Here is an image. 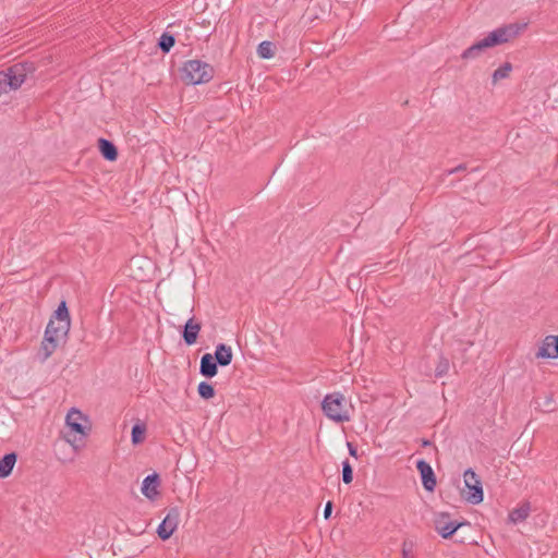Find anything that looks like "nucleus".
<instances>
[{"instance_id": "3", "label": "nucleus", "mask_w": 558, "mask_h": 558, "mask_svg": "<svg viewBox=\"0 0 558 558\" xmlns=\"http://www.w3.org/2000/svg\"><path fill=\"white\" fill-rule=\"evenodd\" d=\"M213 76V66L201 60H189L182 69V78L186 84H204L209 82Z\"/></svg>"}, {"instance_id": "7", "label": "nucleus", "mask_w": 558, "mask_h": 558, "mask_svg": "<svg viewBox=\"0 0 558 558\" xmlns=\"http://www.w3.org/2000/svg\"><path fill=\"white\" fill-rule=\"evenodd\" d=\"M180 522V511L178 508H170L167 515L159 524L157 529L158 536L166 541L170 538L173 532L177 530L178 524Z\"/></svg>"}, {"instance_id": "14", "label": "nucleus", "mask_w": 558, "mask_h": 558, "mask_svg": "<svg viewBox=\"0 0 558 558\" xmlns=\"http://www.w3.org/2000/svg\"><path fill=\"white\" fill-rule=\"evenodd\" d=\"M213 356L220 366H228L232 362V349L230 345L219 343L216 345Z\"/></svg>"}, {"instance_id": "8", "label": "nucleus", "mask_w": 558, "mask_h": 558, "mask_svg": "<svg viewBox=\"0 0 558 558\" xmlns=\"http://www.w3.org/2000/svg\"><path fill=\"white\" fill-rule=\"evenodd\" d=\"M70 327L71 322L50 319L46 327L45 335L62 342L66 339Z\"/></svg>"}, {"instance_id": "13", "label": "nucleus", "mask_w": 558, "mask_h": 558, "mask_svg": "<svg viewBox=\"0 0 558 558\" xmlns=\"http://www.w3.org/2000/svg\"><path fill=\"white\" fill-rule=\"evenodd\" d=\"M219 364L215 361L210 353H206L201 357L199 373L207 378H213L218 373Z\"/></svg>"}, {"instance_id": "5", "label": "nucleus", "mask_w": 558, "mask_h": 558, "mask_svg": "<svg viewBox=\"0 0 558 558\" xmlns=\"http://www.w3.org/2000/svg\"><path fill=\"white\" fill-rule=\"evenodd\" d=\"M463 480L464 486L468 489V492L464 493V499L472 505L481 504L484 498V493L478 475L472 469H468L463 474Z\"/></svg>"}, {"instance_id": "33", "label": "nucleus", "mask_w": 558, "mask_h": 558, "mask_svg": "<svg viewBox=\"0 0 558 558\" xmlns=\"http://www.w3.org/2000/svg\"><path fill=\"white\" fill-rule=\"evenodd\" d=\"M422 445H423L424 447L429 446V445H430V441H429V440H423Z\"/></svg>"}, {"instance_id": "10", "label": "nucleus", "mask_w": 558, "mask_h": 558, "mask_svg": "<svg viewBox=\"0 0 558 558\" xmlns=\"http://www.w3.org/2000/svg\"><path fill=\"white\" fill-rule=\"evenodd\" d=\"M536 356L543 359L558 357V337L547 336L539 347Z\"/></svg>"}, {"instance_id": "9", "label": "nucleus", "mask_w": 558, "mask_h": 558, "mask_svg": "<svg viewBox=\"0 0 558 558\" xmlns=\"http://www.w3.org/2000/svg\"><path fill=\"white\" fill-rule=\"evenodd\" d=\"M416 469L421 474L423 487L427 492H433L436 487L437 482L435 473L429 463H427L425 460H418L416 462Z\"/></svg>"}, {"instance_id": "22", "label": "nucleus", "mask_w": 558, "mask_h": 558, "mask_svg": "<svg viewBox=\"0 0 558 558\" xmlns=\"http://www.w3.org/2000/svg\"><path fill=\"white\" fill-rule=\"evenodd\" d=\"M512 71V64L509 62L504 63L498 69H496L493 73V82L496 83L499 80L507 78Z\"/></svg>"}, {"instance_id": "11", "label": "nucleus", "mask_w": 558, "mask_h": 558, "mask_svg": "<svg viewBox=\"0 0 558 558\" xmlns=\"http://www.w3.org/2000/svg\"><path fill=\"white\" fill-rule=\"evenodd\" d=\"M202 325L194 317L190 318L183 328L182 338L187 345L196 342Z\"/></svg>"}, {"instance_id": "2", "label": "nucleus", "mask_w": 558, "mask_h": 558, "mask_svg": "<svg viewBox=\"0 0 558 558\" xmlns=\"http://www.w3.org/2000/svg\"><path fill=\"white\" fill-rule=\"evenodd\" d=\"M324 414L336 423L350 421V413L345 407V398L341 392H332L325 396L322 401Z\"/></svg>"}, {"instance_id": "12", "label": "nucleus", "mask_w": 558, "mask_h": 558, "mask_svg": "<svg viewBox=\"0 0 558 558\" xmlns=\"http://www.w3.org/2000/svg\"><path fill=\"white\" fill-rule=\"evenodd\" d=\"M158 486H159L158 474L154 473V474L147 475L144 478L143 484H142V489H141L142 494L146 498L154 500L156 498V496L159 494Z\"/></svg>"}, {"instance_id": "17", "label": "nucleus", "mask_w": 558, "mask_h": 558, "mask_svg": "<svg viewBox=\"0 0 558 558\" xmlns=\"http://www.w3.org/2000/svg\"><path fill=\"white\" fill-rule=\"evenodd\" d=\"M98 148L105 159L114 161L118 158V150L112 142L106 138H99Z\"/></svg>"}, {"instance_id": "31", "label": "nucleus", "mask_w": 558, "mask_h": 558, "mask_svg": "<svg viewBox=\"0 0 558 558\" xmlns=\"http://www.w3.org/2000/svg\"><path fill=\"white\" fill-rule=\"evenodd\" d=\"M465 169H466V166L464 163H461V165L457 166L456 168L448 170L447 173L448 174H453V173H458V172L464 171Z\"/></svg>"}, {"instance_id": "18", "label": "nucleus", "mask_w": 558, "mask_h": 558, "mask_svg": "<svg viewBox=\"0 0 558 558\" xmlns=\"http://www.w3.org/2000/svg\"><path fill=\"white\" fill-rule=\"evenodd\" d=\"M16 462V454L14 452L7 453L0 459V477L9 476Z\"/></svg>"}, {"instance_id": "27", "label": "nucleus", "mask_w": 558, "mask_h": 558, "mask_svg": "<svg viewBox=\"0 0 558 558\" xmlns=\"http://www.w3.org/2000/svg\"><path fill=\"white\" fill-rule=\"evenodd\" d=\"M353 480V470L348 460L342 462V481L350 484Z\"/></svg>"}, {"instance_id": "21", "label": "nucleus", "mask_w": 558, "mask_h": 558, "mask_svg": "<svg viewBox=\"0 0 558 558\" xmlns=\"http://www.w3.org/2000/svg\"><path fill=\"white\" fill-rule=\"evenodd\" d=\"M174 44H175L174 36L168 32H165L159 38L158 46L162 52L167 53L171 50V48L174 46Z\"/></svg>"}, {"instance_id": "23", "label": "nucleus", "mask_w": 558, "mask_h": 558, "mask_svg": "<svg viewBox=\"0 0 558 558\" xmlns=\"http://www.w3.org/2000/svg\"><path fill=\"white\" fill-rule=\"evenodd\" d=\"M51 320L71 322L70 315H69V310H68L66 303L64 301H62L59 304L58 308L56 310V312L53 314V317L51 318Z\"/></svg>"}, {"instance_id": "15", "label": "nucleus", "mask_w": 558, "mask_h": 558, "mask_svg": "<svg viewBox=\"0 0 558 558\" xmlns=\"http://www.w3.org/2000/svg\"><path fill=\"white\" fill-rule=\"evenodd\" d=\"M83 418L81 411L76 409H72L68 415H66V425L71 428L72 432L75 434H80L82 436H85L86 433L84 430V426L81 423V420Z\"/></svg>"}, {"instance_id": "29", "label": "nucleus", "mask_w": 558, "mask_h": 558, "mask_svg": "<svg viewBox=\"0 0 558 558\" xmlns=\"http://www.w3.org/2000/svg\"><path fill=\"white\" fill-rule=\"evenodd\" d=\"M83 437L84 436H82V435L80 437H77L76 435H72L71 433H68L64 436L66 442H69L76 450L80 448V446L76 445V442L82 441Z\"/></svg>"}, {"instance_id": "28", "label": "nucleus", "mask_w": 558, "mask_h": 558, "mask_svg": "<svg viewBox=\"0 0 558 558\" xmlns=\"http://www.w3.org/2000/svg\"><path fill=\"white\" fill-rule=\"evenodd\" d=\"M413 547L414 543L412 541H404L402 544V558H414Z\"/></svg>"}, {"instance_id": "1", "label": "nucleus", "mask_w": 558, "mask_h": 558, "mask_svg": "<svg viewBox=\"0 0 558 558\" xmlns=\"http://www.w3.org/2000/svg\"><path fill=\"white\" fill-rule=\"evenodd\" d=\"M524 26L519 24H509L502 27H498L490 32L483 39L470 46L461 53L463 60L477 59L487 48L495 47L508 43L515 38Z\"/></svg>"}, {"instance_id": "34", "label": "nucleus", "mask_w": 558, "mask_h": 558, "mask_svg": "<svg viewBox=\"0 0 558 558\" xmlns=\"http://www.w3.org/2000/svg\"><path fill=\"white\" fill-rule=\"evenodd\" d=\"M140 262H141V258H133V259H132V264H137V263H140Z\"/></svg>"}, {"instance_id": "26", "label": "nucleus", "mask_w": 558, "mask_h": 558, "mask_svg": "<svg viewBox=\"0 0 558 558\" xmlns=\"http://www.w3.org/2000/svg\"><path fill=\"white\" fill-rule=\"evenodd\" d=\"M448 371H449V361L446 357L440 356L439 361L436 365V368H435V376L440 378L444 375H446L448 373Z\"/></svg>"}, {"instance_id": "16", "label": "nucleus", "mask_w": 558, "mask_h": 558, "mask_svg": "<svg viewBox=\"0 0 558 558\" xmlns=\"http://www.w3.org/2000/svg\"><path fill=\"white\" fill-rule=\"evenodd\" d=\"M60 343L61 341L45 335L39 351L41 362L48 360Z\"/></svg>"}, {"instance_id": "24", "label": "nucleus", "mask_w": 558, "mask_h": 558, "mask_svg": "<svg viewBox=\"0 0 558 558\" xmlns=\"http://www.w3.org/2000/svg\"><path fill=\"white\" fill-rule=\"evenodd\" d=\"M198 395L204 399H210L215 396V389L211 384L207 381L199 383L197 387Z\"/></svg>"}, {"instance_id": "4", "label": "nucleus", "mask_w": 558, "mask_h": 558, "mask_svg": "<svg viewBox=\"0 0 558 558\" xmlns=\"http://www.w3.org/2000/svg\"><path fill=\"white\" fill-rule=\"evenodd\" d=\"M32 71V64L21 62L0 71V82L5 93L19 89Z\"/></svg>"}, {"instance_id": "6", "label": "nucleus", "mask_w": 558, "mask_h": 558, "mask_svg": "<svg viewBox=\"0 0 558 558\" xmlns=\"http://www.w3.org/2000/svg\"><path fill=\"white\" fill-rule=\"evenodd\" d=\"M464 524V522L451 520L450 514L446 512L437 513L434 519V527L444 538L452 536L453 533Z\"/></svg>"}, {"instance_id": "25", "label": "nucleus", "mask_w": 558, "mask_h": 558, "mask_svg": "<svg viewBox=\"0 0 558 558\" xmlns=\"http://www.w3.org/2000/svg\"><path fill=\"white\" fill-rule=\"evenodd\" d=\"M146 428L144 425L135 424L132 427V442L137 445L144 440Z\"/></svg>"}, {"instance_id": "30", "label": "nucleus", "mask_w": 558, "mask_h": 558, "mask_svg": "<svg viewBox=\"0 0 558 558\" xmlns=\"http://www.w3.org/2000/svg\"><path fill=\"white\" fill-rule=\"evenodd\" d=\"M331 511H332V504L331 501H328L325 506V509H324V517L325 519H328L331 514Z\"/></svg>"}, {"instance_id": "32", "label": "nucleus", "mask_w": 558, "mask_h": 558, "mask_svg": "<svg viewBox=\"0 0 558 558\" xmlns=\"http://www.w3.org/2000/svg\"><path fill=\"white\" fill-rule=\"evenodd\" d=\"M347 446H348L350 456L356 458L357 457L356 448L351 442H348Z\"/></svg>"}, {"instance_id": "20", "label": "nucleus", "mask_w": 558, "mask_h": 558, "mask_svg": "<svg viewBox=\"0 0 558 558\" xmlns=\"http://www.w3.org/2000/svg\"><path fill=\"white\" fill-rule=\"evenodd\" d=\"M257 54L262 59H270L275 56V46L271 41L264 40L257 47Z\"/></svg>"}, {"instance_id": "19", "label": "nucleus", "mask_w": 558, "mask_h": 558, "mask_svg": "<svg viewBox=\"0 0 558 558\" xmlns=\"http://www.w3.org/2000/svg\"><path fill=\"white\" fill-rule=\"evenodd\" d=\"M530 511H531L530 504L529 502H524L520 507L513 509L510 512L509 519L513 523L522 522V521H524L529 517Z\"/></svg>"}]
</instances>
